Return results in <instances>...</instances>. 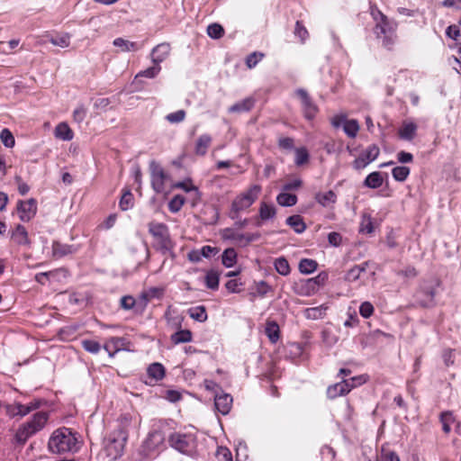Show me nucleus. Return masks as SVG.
<instances>
[{
	"label": "nucleus",
	"instance_id": "1",
	"mask_svg": "<svg viewBox=\"0 0 461 461\" xmlns=\"http://www.w3.org/2000/svg\"><path fill=\"white\" fill-rule=\"evenodd\" d=\"M78 440L75 432L68 428H59L50 436L48 443L49 450L53 454L76 452Z\"/></svg>",
	"mask_w": 461,
	"mask_h": 461
},
{
	"label": "nucleus",
	"instance_id": "2",
	"mask_svg": "<svg viewBox=\"0 0 461 461\" xmlns=\"http://www.w3.org/2000/svg\"><path fill=\"white\" fill-rule=\"evenodd\" d=\"M49 415L46 411L36 412L32 420L19 427L15 433V441L19 445H24L26 441L46 425Z\"/></svg>",
	"mask_w": 461,
	"mask_h": 461
},
{
	"label": "nucleus",
	"instance_id": "3",
	"mask_svg": "<svg viewBox=\"0 0 461 461\" xmlns=\"http://www.w3.org/2000/svg\"><path fill=\"white\" fill-rule=\"evenodd\" d=\"M372 15L375 21V32L378 38L383 39V45L390 48L395 39V23L390 21L378 9L372 10Z\"/></svg>",
	"mask_w": 461,
	"mask_h": 461
},
{
	"label": "nucleus",
	"instance_id": "4",
	"mask_svg": "<svg viewBox=\"0 0 461 461\" xmlns=\"http://www.w3.org/2000/svg\"><path fill=\"white\" fill-rule=\"evenodd\" d=\"M149 232L154 239V248L166 255L170 253L174 243L170 238L168 227L162 222L151 221L149 223Z\"/></svg>",
	"mask_w": 461,
	"mask_h": 461
},
{
	"label": "nucleus",
	"instance_id": "5",
	"mask_svg": "<svg viewBox=\"0 0 461 461\" xmlns=\"http://www.w3.org/2000/svg\"><path fill=\"white\" fill-rule=\"evenodd\" d=\"M261 187L258 185L251 186L246 192L238 195L231 203L230 216L231 219H237L240 213L249 208L257 200Z\"/></svg>",
	"mask_w": 461,
	"mask_h": 461
},
{
	"label": "nucleus",
	"instance_id": "6",
	"mask_svg": "<svg viewBox=\"0 0 461 461\" xmlns=\"http://www.w3.org/2000/svg\"><path fill=\"white\" fill-rule=\"evenodd\" d=\"M127 438L128 433L123 428L114 430L111 434L104 447L106 456L112 460H115L120 457L123 453Z\"/></svg>",
	"mask_w": 461,
	"mask_h": 461
},
{
	"label": "nucleus",
	"instance_id": "7",
	"mask_svg": "<svg viewBox=\"0 0 461 461\" xmlns=\"http://www.w3.org/2000/svg\"><path fill=\"white\" fill-rule=\"evenodd\" d=\"M169 444L177 451L192 456L196 450V438L191 433H174L169 438Z\"/></svg>",
	"mask_w": 461,
	"mask_h": 461
},
{
	"label": "nucleus",
	"instance_id": "8",
	"mask_svg": "<svg viewBox=\"0 0 461 461\" xmlns=\"http://www.w3.org/2000/svg\"><path fill=\"white\" fill-rule=\"evenodd\" d=\"M149 171L150 183L153 190L157 194L164 193L166 191V184L169 180V176L156 161L149 163Z\"/></svg>",
	"mask_w": 461,
	"mask_h": 461
},
{
	"label": "nucleus",
	"instance_id": "9",
	"mask_svg": "<svg viewBox=\"0 0 461 461\" xmlns=\"http://www.w3.org/2000/svg\"><path fill=\"white\" fill-rule=\"evenodd\" d=\"M380 154V149L377 145H369L360 155L353 161V167L357 170L365 168L371 162L375 160Z\"/></svg>",
	"mask_w": 461,
	"mask_h": 461
},
{
	"label": "nucleus",
	"instance_id": "10",
	"mask_svg": "<svg viewBox=\"0 0 461 461\" xmlns=\"http://www.w3.org/2000/svg\"><path fill=\"white\" fill-rule=\"evenodd\" d=\"M295 94L301 100L304 117L307 120H312L319 111L318 106L312 101V97L309 95L306 90L299 88L295 91Z\"/></svg>",
	"mask_w": 461,
	"mask_h": 461
},
{
	"label": "nucleus",
	"instance_id": "11",
	"mask_svg": "<svg viewBox=\"0 0 461 461\" xmlns=\"http://www.w3.org/2000/svg\"><path fill=\"white\" fill-rule=\"evenodd\" d=\"M17 210L20 220L29 221L36 214L37 203L33 198L27 201H19Z\"/></svg>",
	"mask_w": 461,
	"mask_h": 461
},
{
	"label": "nucleus",
	"instance_id": "12",
	"mask_svg": "<svg viewBox=\"0 0 461 461\" xmlns=\"http://www.w3.org/2000/svg\"><path fill=\"white\" fill-rule=\"evenodd\" d=\"M129 344L125 338L113 337L105 342L104 348L113 357L118 351L126 350Z\"/></svg>",
	"mask_w": 461,
	"mask_h": 461
},
{
	"label": "nucleus",
	"instance_id": "13",
	"mask_svg": "<svg viewBox=\"0 0 461 461\" xmlns=\"http://www.w3.org/2000/svg\"><path fill=\"white\" fill-rule=\"evenodd\" d=\"M170 45L167 42L160 43L153 48L151 51V59L155 65L163 62L170 53Z\"/></svg>",
	"mask_w": 461,
	"mask_h": 461
},
{
	"label": "nucleus",
	"instance_id": "14",
	"mask_svg": "<svg viewBox=\"0 0 461 461\" xmlns=\"http://www.w3.org/2000/svg\"><path fill=\"white\" fill-rule=\"evenodd\" d=\"M232 404V397L230 394L222 393V394H215L214 396V405L216 410L221 414H228L230 411Z\"/></svg>",
	"mask_w": 461,
	"mask_h": 461
},
{
	"label": "nucleus",
	"instance_id": "15",
	"mask_svg": "<svg viewBox=\"0 0 461 461\" xmlns=\"http://www.w3.org/2000/svg\"><path fill=\"white\" fill-rule=\"evenodd\" d=\"M14 242L19 246H30L31 241L28 238V232L24 226L18 224L11 236Z\"/></svg>",
	"mask_w": 461,
	"mask_h": 461
},
{
	"label": "nucleus",
	"instance_id": "16",
	"mask_svg": "<svg viewBox=\"0 0 461 461\" xmlns=\"http://www.w3.org/2000/svg\"><path fill=\"white\" fill-rule=\"evenodd\" d=\"M113 44L115 47L119 48L121 50V51H123V52L138 51L143 46V44H140L135 41H130L123 38L114 39Z\"/></svg>",
	"mask_w": 461,
	"mask_h": 461
},
{
	"label": "nucleus",
	"instance_id": "17",
	"mask_svg": "<svg viewBox=\"0 0 461 461\" xmlns=\"http://www.w3.org/2000/svg\"><path fill=\"white\" fill-rule=\"evenodd\" d=\"M255 105V100L252 97H247L244 100L230 106L228 112L230 113H240L249 112Z\"/></svg>",
	"mask_w": 461,
	"mask_h": 461
},
{
	"label": "nucleus",
	"instance_id": "18",
	"mask_svg": "<svg viewBox=\"0 0 461 461\" xmlns=\"http://www.w3.org/2000/svg\"><path fill=\"white\" fill-rule=\"evenodd\" d=\"M211 135L204 133L199 136L195 141L194 153L198 156H204L207 153V149L212 143Z\"/></svg>",
	"mask_w": 461,
	"mask_h": 461
},
{
	"label": "nucleus",
	"instance_id": "19",
	"mask_svg": "<svg viewBox=\"0 0 461 461\" xmlns=\"http://www.w3.org/2000/svg\"><path fill=\"white\" fill-rule=\"evenodd\" d=\"M77 251V249L72 245L63 244L59 241H54L52 244V253L55 258H62Z\"/></svg>",
	"mask_w": 461,
	"mask_h": 461
},
{
	"label": "nucleus",
	"instance_id": "20",
	"mask_svg": "<svg viewBox=\"0 0 461 461\" xmlns=\"http://www.w3.org/2000/svg\"><path fill=\"white\" fill-rule=\"evenodd\" d=\"M346 382H339L332 385H330L327 389V396L330 399H335L339 396L348 393Z\"/></svg>",
	"mask_w": 461,
	"mask_h": 461
},
{
	"label": "nucleus",
	"instance_id": "21",
	"mask_svg": "<svg viewBox=\"0 0 461 461\" xmlns=\"http://www.w3.org/2000/svg\"><path fill=\"white\" fill-rule=\"evenodd\" d=\"M417 128V124L412 122H403L402 126L399 130L400 138L411 140L415 137Z\"/></svg>",
	"mask_w": 461,
	"mask_h": 461
},
{
	"label": "nucleus",
	"instance_id": "22",
	"mask_svg": "<svg viewBox=\"0 0 461 461\" xmlns=\"http://www.w3.org/2000/svg\"><path fill=\"white\" fill-rule=\"evenodd\" d=\"M276 214V210L274 204L267 203L266 202H261L259 210H258V216L261 221H268L272 220Z\"/></svg>",
	"mask_w": 461,
	"mask_h": 461
},
{
	"label": "nucleus",
	"instance_id": "23",
	"mask_svg": "<svg viewBox=\"0 0 461 461\" xmlns=\"http://www.w3.org/2000/svg\"><path fill=\"white\" fill-rule=\"evenodd\" d=\"M54 135L57 139L62 140H71L74 137L72 130L66 122H60L56 126Z\"/></svg>",
	"mask_w": 461,
	"mask_h": 461
},
{
	"label": "nucleus",
	"instance_id": "24",
	"mask_svg": "<svg viewBox=\"0 0 461 461\" xmlns=\"http://www.w3.org/2000/svg\"><path fill=\"white\" fill-rule=\"evenodd\" d=\"M384 183L381 172L375 171L370 173L363 182V185L368 188H379Z\"/></svg>",
	"mask_w": 461,
	"mask_h": 461
},
{
	"label": "nucleus",
	"instance_id": "25",
	"mask_svg": "<svg viewBox=\"0 0 461 461\" xmlns=\"http://www.w3.org/2000/svg\"><path fill=\"white\" fill-rule=\"evenodd\" d=\"M286 224L293 228L296 233H303L306 229L303 218L298 214L289 216L286 219Z\"/></svg>",
	"mask_w": 461,
	"mask_h": 461
},
{
	"label": "nucleus",
	"instance_id": "26",
	"mask_svg": "<svg viewBox=\"0 0 461 461\" xmlns=\"http://www.w3.org/2000/svg\"><path fill=\"white\" fill-rule=\"evenodd\" d=\"M148 375L154 381L161 380L165 376V367L160 363H153L148 367Z\"/></svg>",
	"mask_w": 461,
	"mask_h": 461
},
{
	"label": "nucleus",
	"instance_id": "27",
	"mask_svg": "<svg viewBox=\"0 0 461 461\" xmlns=\"http://www.w3.org/2000/svg\"><path fill=\"white\" fill-rule=\"evenodd\" d=\"M189 316L199 322H203L207 320L206 309L203 305L192 307L188 310Z\"/></svg>",
	"mask_w": 461,
	"mask_h": 461
},
{
	"label": "nucleus",
	"instance_id": "28",
	"mask_svg": "<svg viewBox=\"0 0 461 461\" xmlns=\"http://www.w3.org/2000/svg\"><path fill=\"white\" fill-rule=\"evenodd\" d=\"M237 260V253L234 249H226L221 256V263L226 267H231L235 265Z\"/></svg>",
	"mask_w": 461,
	"mask_h": 461
},
{
	"label": "nucleus",
	"instance_id": "29",
	"mask_svg": "<svg viewBox=\"0 0 461 461\" xmlns=\"http://www.w3.org/2000/svg\"><path fill=\"white\" fill-rule=\"evenodd\" d=\"M318 267V263L313 260V259H310V258H303L300 260L299 262V271L302 273V274H311L312 272H314L316 270Z\"/></svg>",
	"mask_w": 461,
	"mask_h": 461
},
{
	"label": "nucleus",
	"instance_id": "30",
	"mask_svg": "<svg viewBox=\"0 0 461 461\" xmlns=\"http://www.w3.org/2000/svg\"><path fill=\"white\" fill-rule=\"evenodd\" d=\"M171 340L175 344L186 343L192 340V332L188 330H181L171 335Z\"/></svg>",
	"mask_w": 461,
	"mask_h": 461
},
{
	"label": "nucleus",
	"instance_id": "31",
	"mask_svg": "<svg viewBox=\"0 0 461 461\" xmlns=\"http://www.w3.org/2000/svg\"><path fill=\"white\" fill-rule=\"evenodd\" d=\"M49 41L55 46L67 48L70 44V36L68 33H59L50 36Z\"/></svg>",
	"mask_w": 461,
	"mask_h": 461
},
{
	"label": "nucleus",
	"instance_id": "32",
	"mask_svg": "<svg viewBox=\"0 0 461 461\" xmlns=\"http://www.w3.org/2000/svg\"><path fill=\"white\" fill-rule=\"evenodd\" d=\"M343 130L349 138H355L359 131V124L357 120H345Z\"/></svg>",
	"mask_w": 461,
	"mask_h": 461
},
{
	"label": "nucleus",
	"instance_id": "33",
	"mask_svg": "<svg viewBox=\"0 0 461 461\" xmlns=\"http://www.w3.org/2000/svg\"><path fill=\"white\" fill-rule=\"evenodd\" d=\"M276 272L282 276H287L290 274L291 268L287 259L284 257H280L275 260L274 263Z\"/></svg>",
	"mask_w": 461,
	"mask_h": 461
},
{
	"label": "nucleus",
	"instance_id": "34",
	"mask_svg": "<svg viewBox=\"0 0 461 461\" xmlns=\"http://www.w3.org/2000/svg\"><path fill=\"white\" fill-rule=\"evenodd\" d=\"M276 201L281 206H293L297 203V196L293 194L281 193L277 195Z\"/></svg>",
	"mask_w": 461,
	"mask_h": 461
},
{
	"label": "nucleus",
	"instance_id": "35",
	"mask_svg": "<svg viewBox=\"0 0 461 461\" xmlns=\"http://www.w3.org/2000/svg\"><path fill=\"white\" fill-rule=\"evenodd\" d=\"M205 285L209 289L217 290L219 287V274L215 270H210L205 276Z\"/></svg>",
	"mask_w": 461,
	"mask_h": 461
},
{
	"label": "nucleus",
	"instance_id": "36",
	"mask_svg": "<svg viewBox=\"0 0 461 461\" xmlns=\"http://www.w3.org/2000/svg\"><path fill=\"white\" fill-rule=\"evenodd\" d=\"M392 175L396 181L403 182L410 175V168L405 166L395 167L392 170Z\"/></svg>",
	"mask_w": 461,
	"mask_h": 461
},
{
	"label": "nucleus",
	"instance_id": "37",
	"mask_svg": "<svg viewBox=\"0 0 461 461\" xmlns=\"http://www.w3.org/2000/svg\"><path fill=\"white\" fill-rule=\"evenodd\" d=\"M266 334L272 343H276L279 339L278 325L274 321L267 322V327H266Z\"/></svg>",
	"mask_w": 461,
	"mask_h": 461
},
{
	"label": "nucleus",
	"instance_id": "38",
	"mask_svg": "<svg viewBox=\"0 0 461 461\" xmlns=\"http://www.w3.org/2000/svg\"><path fill=\"white\" fill-rule=\"evenodd\" d=\"M300 294L303 295H310L318 291L316 285H314V282L312 281L311 278L301 281L300 283Z\"/></svg>",
	"mask_w": 461,
	"mask_h": 461
},
{
	"label": "nucleus",
	"instance_id": "39",
	"mask_svg": "<svg viewBox=\"0 0 461 461\" xmlns=\"http://www.w3.org/2000/svg\"><path fill=\"white\" fill-rule=\"evenodd\" d=\"M185 203V197L176 194L168 203V209L171 212H178Z\"/></svg>",
	"mask_w": 461,
	"mask_h": 461
},
{
	"label": "nucleus",
	"instance_id": "40",
	"mask_svg": "<svg viewBox=\"0 0 461 461\" xmlns=\"http://www.w3.org/2000/svg\"><path fill=\"white\" fill-rule=\"evenodd\" d=\"M321 338L323 343L326 344L328 347L334 346L339 340V337L329 329H325L322 330Z\"/></svg>",
	"mask_w": 461,
	"mask_h": 461
},
{
	"label": "nucleus",
	"instance_id": "41",
	"mask_svg": "<svg viewBox=\"0 0 461 461\" xmlns=\"http://www.w3.org/2000/svg\"><path fill=\"white\" fill-rule=\"evenodd\" d=\"M318 203L323 206L333 203L336 201V194L333 191H328L323 194H318L316 196Z\"/></svg>",
	"mask_w": 461,
	"mask_h": 461
},
{
	"label": "nucleus",
	"instance_id": "42",
	"mask_svg": "<svg viewBox=\"0 0 461 461\" xmlns=\"http://www.w3.org/2000/svg\"><path fill=\"white\" fill-rule=\"evenodd\" d=\"M0 140L6 148H13L15 144L13 133L6 128L1 131Z\"/></svg>",
	"mask_w": 461,
	"mask_h": 461
},
{
	"label": "nucleus",
	"instance_id": "43",
	"mask_svg": "<svg viewBox=\"0 0 461 461\" xmlns=\"http://www.w3.org/2000/svg\"><path fill=\"white\" fill-rule=\"evenodd\" d=\"M440 421L444 432L448 433L451 430L450 425L454 422V417L451 411H444L440 414Z\"/></svg>",
	"mask_w": 461,
	"mask_h": 461
},
{
	"label": "nucleus",
	"instance_id": "44",
	"mask_svg": "<svg viewBox=\"0 0 461 461\" xmlns=\"http://www.w3.org/2000/svg\"><path fill=\"white\" fill-rule=\"evenodd\" d=\"M326 307H313L308 308L305 311V315L308 319L317 320L321 319L325 315Z\"/></svg>",
	"mask_w": 461,
	"mask_h": 461
},
{
	"label": "nucleus",
	"instance_id": "45",
	"mask_svg": "<svg viewBox=\"0 0 461 461\" xmlns=\"http://www.w3.org/2000/svg\"><path fill=\"white\" fill-rule=\"evenodd\" d=\"M174 187L183 189L185 192H194V201L200 199V192L198 191V188L192 185V183H186V182H178L174 185Z\"/></svg>",
	"mask_w": 461,
	"mask_h": 461
},
{
	"label": "nucleus",
	"instance_id": "46",
	"mask_svg": "<svg viewBox=\"0 0 461 461\" xmlns=\"http://www.w3.org/2000/svg\"><path fill=\"white\" fill-rule=\"evenodd\" d=\"M81 344H82L83 348L86 351L92 353V354H97L101 349L100 344L95 340L83 339L81 341Z\"/></svg>",
	"mask_w": 461,
	"mask_h": 461
},
{
	"label": "nucleus",
	"instance_id": "47",
	"mask_svg": "<svg viewBox=\"0 0 461 461\" xmlns=\"http://www.w3.org/2000/svg\"><path fill=\"white\" fill-rule=\"evenodd\" d=\"M207 34L212 39H220L224 34V30L218 23H212L207 27Z\"/></svg>",
	"mask_w": 461,
	"mask_h": 461
},
{
	"label": "nucleus",
	"instance_id": "48",
	"mask_svg": "<svg viewBox=\"0 0 461 461\" xmlns=\"http://www.w3.org/2000/svg\"><path fill=\"white\" fill-rule=\"evenodd\" d=\"M163 441H164L163 434L158 430H155L149 434V438L147 439V444L149 445V447H151L153 446H158V445L161 444Z\"/></svg>",
	"mask_w": 461,
	"mask_h": 461
},
{
	"label": "nucleus",
	"instance_id": "49",
	"mask_svg": "<svg viewBox=\"0 0 461 461\" xmlns=\"http://www.w3.org/2000/svg\"><path fill=\"white\" fill-rule=\"evenodd\" d=\"M309 160V153L305 148L295 149V164L296 166H303Z\"/></svg>",
	"mask_w": 461,
	"mask_h": 461
},
{
	"label": "nucleus",
	"instance_id": "50",
	"mask_svg": "<svg viewBox=\"0 0 461 461\" xmlns=\"http://www.w3.org/2000/svg\"><path fill=\"white\" fill-rule=\"evenodd\" d=\"M120 208L122 211H127L133 205V196L130 191L125 192L120 200Z\"/></svg>",
	"mask_w": 461,
	"mask_h": 461
},
{
	"label": "nucleus",
	"instance_id": "51",
	"mask_svg": "<svg viewBox=\"0 0 461 461\" xmlns=\"http://www.w3.org/2000/svg\"><path fill=\"white\" fill-rule=\"evenodd\" d=\"M161 68L158 65H155L153 67L148 68L140 72H139L136 76V78L142 77L148 78H154L159 73Z\"/></svg>",
	"mask_w": 461,
	"mask_h": 461
},
{
	"label": "nucleus",
	"instance_id": "52",
	"mask_svg": "<svg viewBox=\"0 0 461 461\" xmlns=\"http://www.w3.org/2000/svg\"><path fill=\"white\" fill-rule=\"evenodd\" d=\"M185 112L184 110H178L176 112L168 113L166 116V119L170 123H178L185 120Z\"/></svg>",
	"mask_w": 461,
	"mask_h": 461
},
{
	"label": "nucleus",
	"instance_id": "53",
	"mask_svg": "<svg viewBox=\"0 0 461 461\" xmlns=\"http://www.w3.org/2000/svg\"><path fill=\"white\" fill-rule=\"evenodd\" d=\"M264 54L261 52H253L246 59V65L248 68H252L263 59Z\"/></svg>",
	"mask_w": 461,
	"mask_h": 461
},
{
	"label": "nucleus",
	"instance_id": "54",
	"mask_svg": "<svg viewBox=\"0 0 461 461\" xmlns=\"http://www.w3.org/2000/svg\"><path fill=\"white\" fill-rule=\"evenodd\" d=\"M374 230L372 218L370 215H364L360 223V231L371 233Z\"/></svg>",
	"mask_w": 461,
	"mask_h": 461
},
{
	"label": "nucleus",
	"instance_id": "55",
	"mask_svg": "<svg viewBox=\"0 0 461 461\" xmlns=\"http://www.w3.org/2000/svg\"><path fill=\"white\" fill-rule=\"evenodd\" d=\"M359 312L364 318H369L374 312V306L369 302H364L359 307Z\"/></svg>",
	"mask_w": 461,
	"mask_h": 461
},
{
	"label": "nucleus",
	"instance_id": "56",
	"mask_svg": "<svg viewBox=\"0 0 461 461\" xmlns=\"http://www.w3.org/2000/svg\"><path fill=\"white\" fill-rule=\"evenodd\" d=\"M342 382H346L348 393L355 388L357 385H360L365 383L362 376H354L349 379H343Z\"/></svg>",
	"mask_w": 461,
	"mask_h": 461
},
{
	"label": "nucleus",
	"instance_id": "57",
	"mask_svg": "<svg viewBox=\"0 0 461 461\" xmlns=\"http://www.w3.org/2000/svg\"><path fill=\"white\" fill-rule=\"evenodd\" d=\"M220 251V249L217 248V247H212V246H203L199 253L202 254V257L203 258H211L212 256H214L216 254H218Z\"/></svg>",
	"mask_w": 461,
	"mask_h": 461
},
{
	"label": "nucleus",
	"instance_id": "58",
	"mask_svg": "<svg viewBox=\"0 0 461 461\" xmlns=\"http://www.w3.org/2000/svg\"><path fill=\"white\" fill-rule=\"evenodd\" d=\"M294 33L302 41H304L308 37V32H307L306 28L299 21H297L295 23Z\"/></svg>",
	"mask_w": 461,
	"mask_h": 461
},
{
	"label": "nucleus",
	"instance_id": "59",
	"mask_svg": "<svg viewBox=\"0 0 461 461\" xmlns=\"http://www.w3.org/2000/svg\"><path fill=\"white\" fill-rule=\"evenodd\" d=\"M135 305V299L131 295L122 296L121 299V307L124 310H131Z\"/></svg>",
	"mask_w": 461,
	"mask_h": 461
},
{
	"label": "nucleus",
	"instance_id": "60",
	"mask_svg": "<svg viewBox=\"0 0 461 461\" xmlns=\"http://www.w3.org/2000/svg\"><path fill=\"white\" fill-rule=\"evenodd\" d=\"M278 146L283 149L291 150L294 149V140L289 137H282L278 140Z\"/></svg>",
	"mask_w": 461,
	"mask_h": 461
},
{
	"label": "nucleus",
	"instance_id": "61",
	"mask_svg": "<svg viewBox=\"0 0 461 461\" xmlns=\"http://www.w3.org/2000/svg\"><path fill=\"white\" fill-rule=\"evenodd\" d=\"M359 269L358 267H356L355 266L350 268L347 274H346V280L348 282H355L360 277Z\"/></svg>",
	"mask_w": 461,
	"mask_h": 461
},
{
	"label": "nucleus",
	"instance_id": "62",
	"mask_svg": "<svg viewBox=\"0 0 461 461\" xmlns=\"http://www.w3.org/2000/svg\"><path fill=\"white\" fill-rule=\"evenodd\" d=\"M19 402H14L12 404L5 405V411L6 414L11 417L14 418L16 416H19Z\"/></svg>",
	"mask_w": 461,
	"mask_h": 461
},
{
	"label": "nucleus",
	"instance_id": "63",
	"mask_svg": "<svg viewBox=\"0 0 461 461\" xmlns=\"http://www.w3.org/2000/svg\"><path fill=\"white\" fill-rule=\"evenodd\" d=\"M311 279L314 282V285H316V288L319 290V287L327 282L328 274L326 272H321L318 276Z\"/></svg>",
	"mask_w": 461,
	"mask_h": 461
},
{
	"label": "nucleus",
	"instance_id": "64",
	"mask_svg": "<svg viewBox=\"0 0 461 461\" xmlns=\"http://www.w3.org/2000/svg\"><path fill=\"white\" fill-rule=\"evenodd\" d=\"M86 110L84 106L81 105L73 112V118L76 122H81L86 118Z\"/></svg>",
	"mask_w": 461,
	"mask_h": 461
}]
</instances>
